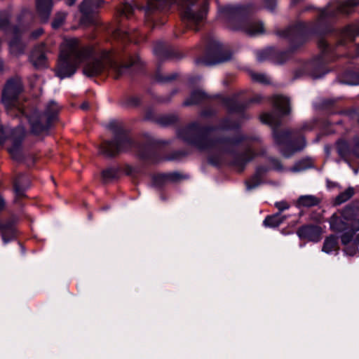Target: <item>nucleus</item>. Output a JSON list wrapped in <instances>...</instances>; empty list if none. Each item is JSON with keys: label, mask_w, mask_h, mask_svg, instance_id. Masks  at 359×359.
<instances>
[{"label": "nucleus", "mask_w": 359, "mask_h": 359, "mask_svg": "<svg viewBox=\"0 0 359 359\" xmlns=\"http://www.w3.org/2000/svg\"><path fill=\"white\" fill-rule=\"evenodd\" d=\"M178 135L181 139L194 144L200 150L217 149L230 152L239 142L237 139L226 137L213 138L208 129H201L195 123L182 128Z\"/></svg>", "instance_id": "1"}, {"label": "nucleus", "mask_w": 359, "mask_h": 359, "mask_svg": "<svg viewBox=\"0 0 359 359\" xmlns=\"http://www.w3.org/2000/svg\"><path fill=\"white\" fill-rule=\"evenodd\" d=\"M87 49H81L79 39H65L60 46V54L55 68V73L60 79L73 75L77 66L88 55Z\"/></svg>", "instance_id": "2"}, {"label": "nucleus", "mask_w": 359, "mask_h": 359, "mask_svg": "<svg viewBox=\"0 0 359 359\" xmlns=\"http://www.w3.org/2000/svg\"><path fill=\"white\" fill-rule=\"evenodd\" d=\"M21 110V108H19ZM22 112L27 118L31 132L34 135H41L48 132L52 123L57 119L59 112L57 104L53 101L50 102L43 114L39 113L34 107H29L27 111L22 108Z\"/></svg>", "instance_id": "3"}, {"label": "nucleus", "mask_w": 359, "mask_h": 359, "mask_svg": "<svg viewBox=\"0 0 359 359\" xmlns=\"http://www.w3.org/2000/svg\"><path fill=\"white\" fill-rule=\"evenodd\" d=\"M81 49H87L88 55L83 62V73L88 77L97 76L109 72L112 65V56L110 53L102 51L99 55H92V49L81 46Z\"/></svg>", "instance_id": "4"}, {"label": "nucleus", "mask_w": 359, "mask_h": 359, "mask_svg": "<svg viewBox=\"0 0 359 359\" xmlns=\"http://www.w3.org/2000/svg\"><path fill=\"white\" fill-rule=\"evenodd\" d=\"M109 127L114 134L115 142L104 141L100 146V154L107 157H113L121 152L129 150L133 145V142L125 134L121 126L112 122Z\"/></svg>", "instance_id": "5"}, {"label": "nucleus", "mask_w": 359, "mask_h": 359, "mask_svg": "<svg viewBox=\"0 0 359 359\" xmlns=\"http://www.w3.org/2000/svg\"><path fill=\"white\" fill-rule=\"evenodd\" d=\"M22 91V83L19 78L9 80L5 86L1 100L11 116L14 115L15 112L25 116V113H22V109L20 110L19 108H23L25 111H27L30 107L29 104H21L18 102V97Z\"/></svg>", "instance_id": "6"}, {"label": "nucleus", "mask_w": 359, "mask_h": 359, "mask_svg": "<svg viewBox=\"0 0 359 359\" xmlns=\"http://www.w3.org/2000/svg\"><path fill=\"white\" fill-rule=\"evenodd\" d=\"M25 137V130L22 127H17L14 129L5 127L0 129V142L6 140L11 142V145L7 149L11 158L15 161H20L23 158L22 141Z\"/></svg>", "instance_id": "7"}, {"label": "nucleus", "mask_w": 359, "mask_h": 359, "mask_svg": "<svg viewBox=\"0 0 359 359\" xmlns=\"http://www.w3.org/2000/svg\"><path fill=\"white\" fill-rule=\"evenodd\" d=\"M208 56L212 57V60L198 59L197 64L208 66L224 62L231 59V53L227 50L224 51L217 41H213L208 52Z\"/></svg>", "instance_id": "8"}, {"label": "nucleus", "mask_w": 359, "mask_h": 359, "mask_svg": "<svg viewBox=\"0 0 359 359\" xmlns=\"http://www.w3.org/2000/svg\"><path fill=\"white\" fill-rule=\"evenodd\" d=\"M245 11L243 6H226L219 9V16L227 20H237L240 19Z\"/></svg>", "instance_id": "9"}, {"label": "nucleus", "mask_w": 359, "mask_h": 359, "mask_svg": "<svg viewBox=\"0 0 359 359\" xmlns=\"http://www.w3.org/2000/svg\"><path fill=\"white\" fill-rule=\"evenodd\" d=\"M357 6L355 5L352 0H347L346 1L340 3L337 8V11L334 13H330L326 11H323L320 13V18H326L327 17H334L338 13L343 15H348L353 12L354 7Z\"/></svg>", "instance_id": "10"}, {"label": "nucleus", "mask_w": 359, "mask_h": 359, "mask_svg": "<svg viewBox=\"0 0 359 359\" xmlns=\"http://www.w3.org/2000/svg\"><path fill=\"white\" fill-rule=\"evenodd\" d=\"M232 29H241L245 33L248 35L253 36L256 34H262L264 32V25L261 22L257 21H248L244 22L242 25L239 27H233L230 25Z\"/></svg>", "instance_id": "11"}, {"label": "nucleus", "mask_w": 359, "mask_h": 359, "mask_svg": "<svg viewBox=\"0 0 359 359\" xmlns=\"http://www.w3.org/2000/svg\"><path fill=\"white\" fill-rule=\"evenodd\" d=\"M44 49V45L40 44L34 48L30 55V61L36 67H43L46 64V57Z\"/></svg>", "instance_id": "12"}, {"label": "nucleus", "mask_w": 359, "mask_h": 359, "mask_svg": "<svg viewBox=\"0 0 359 359\" xmlns=\"http://www.w3.org/2000/svg\"><path fill=\"white\" fill-rule=\"evenodd\" d=\"M321 202V198L314 195H303L298 198L295 202V205L298 208H312L318 205Z\"/></svg>", "instance_id": "13"}, {"label": "nucleus", "mask_w": 359, "mask_h": 359, "mask_svg": "<svg viewBox=\"0 0 359 359\" xmlns=\"http://www.w3.org/2000/svg\"><path fill=\"white\" fill-rule=\"evenodd\" d=\"M297 234L302 238L315 241L320 234V229L313 225L304 226L298 229Z\"/></svg>", "instance_id": "14"}, {"label": "nucleus", "mask_w": 359, "mask_h": 359, "mask_svg": "<svg viewBox=\"0 0 359 359\" xmlns=\"http://www.w3.org/2000/svg\"><path fill=\"white\" fill-rule=\"evenodd\" d=\"M30 181L29 178L23 175H18L14 181V190L18 198L25 196V191L29 187Z\"/></svg>", "instance_id": "15"}, {"label": "nucleus", "mask_w": 359, "mask_h": 359, "mask_svg": "<svg viewBox=\"0 0 359 359\" xmlns=\"http://www.w3.org/2000/svg\"><path fill=\"white\" fill-rule=\"evenodd\" d=\"M359 35V29L355 26H347L341 34L339 43L345 45L347 43L352 42L355 38Z\"/></svg>", "instance_id": "16"}, {"label": "nucleus", "mask_w": 359, "mask_h": 359, "mask_svg": "<svg viewBox=\"0 0 359 359\" xmlns=\"http://www.w3.org/2000/svg\"><path fill=\"white\" fill-rule=\"evenodd\" d=\"M53 6L52 0H36L37 11L43 21H46Z\"/></svg>", "instance_id": "17"}, {"label": "nucleus", "mask_w": 359, "mask_h": 359, "mask_svg": "<svg viewBox=\"0 0 359 359\" xmlns=\"http://www.w3.org/2000/svg\"><path fill=\"white\" fill-rule=\"evenodd\" d=\"M273 106L278 109L283 115H287L290 113V100L282 95L273 97Z\"/></svg>", "instance_id": "18"}, {"label": "nucleus", "mask_w": 359, "mask_h": 359, "mask_svg": "<svg viewBox=\"0 0 359 359\" xmlns=\"http://www.w3.org/2000/svg\"><path fill=\"white\" fill-rule=\"evenodd\" d=\"M18 29L15 28L13 30V39L9 43L11 53L14 55L23 53L25 48V44L18 37Z\"/></svg>", "instance_id": "19"}, {"label": "nucleus", "mask_w": 359, "mask_h": 359, "mask_svg": "<svg viewBox=\"0 0 359 359\" xmlns=\"http://www.w3.org/2000/svg\"><path fill=\"white\" fill-rule=\"evenodd\" d=\"M140 60L138 57H136L134 60H133L130 65H118L112 58V65H111L109 70H111L114 72V77L115 79H118L121 76L124 75L126 72L128 71L129 67L133 66L137 63Z\"/></svg>", "instance_id": "20"}, {"label": "nucleus", "mask_w": 359, "mask_h": 359, "mask_svg": "<svg viewBox=\"0 0 359 359\" xmlns=\"http://www.w3.org/2000/svg\"><path fill=\"white\" fill-rule=\"evenodd\" d=\"M331 229L335 231H343L348 229V224L346 222L343 217L336 214L333 215L330 219Z\"/></svg>", "instance_id": "21"}, {"label": "nucleus", "mask_w": 359, "mask_h": 359, "mask_svg": "<svg viewBox=\"0 0 359 359\" xmlns=\"http://www.w3.org/2000/svg\"><path fill=\"white\" fill-rule=\"evenodd\" d=\"M0 231L4 243H8L15 237V229L12 224H0Z\"/></svg>", "instance_id": "22"}, {"label": "nucleus", "mask_w": 359, "mask_h": 359, "mask_svg": "<svg viewBox=\"0 0 359 359\" xmlns=\"http://www.w3.org/2000/svg\"><path fill=\"white\" fill-rule=\"evenodd\" d=\"M182 178L183 177L177 172H172L167 175H160L155 177V183L158 185H161L168 182H177Z\"/></svg>", "instance_id": "23"}, {"label": "nucleus", "mask_w": 359, "mask_h": 359, "mask_svg": "<svg viewBox=\"0 0 359 359\" xmlns=\"http://www.w3.org/2000/svg\"><path fill=\"white\" fill-rule=\"evenodd\" d=\"M266 171V168L260 167L257 169L255 174L248 181H246V186L248 189H252L257 187L262 180V175Z\"/></svg>", "instance_id": "24"}, {"label": "nucleus", "mask_w": 359, "mask_h": 359, "mask_svg": "<svg viewBox=\"0 0 359 359\" xmlns=\"http://www.w3.org/2000/svg\"><path fill=\"white\" fill-rule=\"evenodd\" d=\"M260 120L262 123L270 125L271 126H278L280 124V118L273 113H265L260 116Z\"/></svg>", "instance_id": "25"}, {"label": "nucleus", "mask_w": 359, "mask_h": 359, "mask_svg": "<svg viewBox=\"0 0 359 359\" xmlns=\"http://www.w3.org/2000/svg\"><path fill=\"white\" fill-rule=\"evenodd\" d=\"M339 250V245L337 239L334 236L327 237L323 244V251L326 253H330L332 251H337Z\"/></svg>", "instance_id": "26"}, {"label": "nucleus", "mask_w": 359, "mask_h": 359, "mask_svg": "<svg viewBox=\"0 0 359 359\" xmlns=\"http://www.w3.org/2000/svg\"><path fill=\"white\" fill-rule=\"evenodd\" d=\"M355 191L353 187H348L344 191L340 193L336 198L334 201L335 205H340L343 203L348 201L354 194Z\"/></svg>", "instance_id": "27"}, {"label": "nucleus", "mask_w": 359, "mask_h": 359, "mask_svg": "<svg viewBox=\"0 0 359 359\" xmlns=\"http://www.w3.org/2000/svg\"><path fill=\"white\" fill-rule=\"evenodd\" d=\"M95 0H83L79 6L80 11L85 15H89L99 6H95Z\"/></svg>", "instance_id": "28"}, {"label": "nucleus", "mask_w": 359, "mask_h": 359, "mask_svg": "<svg viewBox=\"0 0 359 359\" xmlns=\"http://www.w3.org/2000/svg\"><path fill=\"white\" fill-rule=\"evenodd\" d=\"M337 149L339 154L343 158H346L352 154V149H350L348 143L344 140L337 142Z\"/></svg>", "instance_id": "29"}, {"label": "nucleus", "mask_w": 359, "mask_h": 359, "mask_svg": "<svg viewBox=\"0 0 359 359\" xmlns=\"http://www.w3.org/2000/svg\"><path fill=\"white\" fill-rule=\"evenodd\" d=\"M292 131L285 130L282 132L275 131L273 133L275 142L278 144H285L292 136Z\"/></svg>", "instance_id": "30"}, {"label": "nucleus", "mask_w": 359, "mask_h": 359, "mask_svg": "<svg viewBox=\"0 0 359 359\" xmlns=\"http://www.w3.org/2000/svg\"><path fill=\"white\" fill-rule=\"evenodd\" d=\"M205 94L201 91H194L191 93L189 99L184 102L185 105H191L199 103L205 99Z\"/></svg>", "instance_id": "31"}, {"label": "nucleus", "mask_w": 359, "mask_h": 359, "mask_svg": "<svg viewBox=\"0 0 359 359\" xmlns=\"http://www.w3.org/2000/svg\"><path fill=\"white\" fill-rule=\"evenodd\" d=\"M283 222L281 215L280 214H276L272 216L266 217L264 221V224L266 226L276 227L278 226Z\"/></svg>", "instance_id": "32"}, {"label": "nucleus", "mask_w": 359, "mask_h": 359, "mask_svg": "<svg viewBox=\"0 0 359 359\" xmlns=\"http://www.w3.org/2000/svg\"><path fill=\"white\" fill-rule=\"evenodd\" d=\"M255 157V154L250 150H248L245 154L242 156H239L236 160L235 163L238 165H243L250 161H251Z\"/></svg>", "instance_id": "33"}, {"label": "nucleus", "mask_w": 359, "mask_h": 359, "mask_svg": "<svg viewBox=\"0 0 359 359\" xmlns=\"http://www.w3.org/2000/svg\"><path fill=\"white\" fill-rule=\"evenodd\" d=\"M67 16V13L65 12H58L56 13L53 21L52 22V26L54 29H57L60 26L63 25L65 22V18Z\"/></svg>", "instance_id": "34"}, {"label": "nucleus", "mask_w": 359, "mask_h": 359, "mask_svg": "<svg viewBox=\"0 0 359 359\" xmlns=\"http://www.w3.org/2000/svg\"><path fill=\"white\" fill-rule=\"evenodd\" d=\"M116 175V172L114 169H107L102 171V176L105 181H109L114 178Z\"/></svg>", "instance_id": "35"}, {"label": "nucleus", "mask_w": 359, "mask_h": 359, "mask_svg": "<svg viewBox=\"0 0 359 359\" xmlns=\"http://www.w3.org/2000/svg\"><path fill=\"white\" fill-rule=\"evenodd\" d=\"M121 14L127 18H129L133 13V8L130 4H124L121 6Z\"/></svg>", "instance_id": "36"}, {"label": "nucleus", "mask_w": 359, "mask_h": 359, "mask_svg": "<svg viewBox=\"0 0 359 359\" xmlns=\"http://www.w3.org/2000/svg\"><path fill=\"white\" fill-rule=\"evenodd\" d=\"M250 75H251L252 79L255 81H257L259 83H266L268 82L266 77L264 74H257V73H252Z\"/></svg>", "instance_id": "37"}, {"label": "nucleus", "mask_w": 359, "mask_h": 359, "mask_svg": "<svg viewBox=\"0 0 359 359\" xmlns=\"http://www.w3.org/2000/svg\"><path fill=\"white\" fill-rule=\"evenodd\" d=\"M272 49H267L263 52H261L258 54L257 58L259 62H262L269 57L270 53H271Z\"/></svg>", "instance_id": "38"}, {"label": "nucleus", "mask_w": 359, "mask_h": 359, "mask_svg": "<svg viewBox=\"0 0 359 359\" xmlns=\"http://www.w3.org/2000/svg\"><path fill=\"white\" fill-rule=\"evenodd\" d=\"M352 154L359 158V137L354 140V144L352 148Z\"/></svg>", "instance_id": "39"}, {"label": "nucleus", "mask_w": 359, "mask_h": 359, "mask_svg": "<svg viewBox=\"0 0 359 359\" xmlns=\"http://www.w3.org/2000/svg\"><path fill=\"white\" fill-rule=\"evenodd\" d=\"M271 165H272V167L273 169L278 170V171H281L283 170V166L279 160L276 159V158H272L271 160Z\"/></svg>", "instance_id": "40"}, {"label": "nucleus", "mask_w": 359, "mask_h": 359, "mask_svg": "<svg viewBox=\"0 0 359 359\" xmlns=\"http://www.w3.org/2000/svg\"><path fill=\"white\" fill-rule=\"evenodd\" d=\"M275 206L280 211H283V210H287V209H288L290 208V205L287 203V202H286L285 201L276 203Z\"/></svg>", "instance_id": "41"}, {"label": "nucleus", "mask_w": 359, "mask_h": 359, "mask_svg": "<svg viewBox=\"0 0 359 359\" xmlns=\"http://www.w3.org/2000/svg\"><path fill=\"white\" fill-rule=\"evenodd\" d=\"M176 76L177 75L175 74H172L165 76H158V80L163 82H168L175 79L176 78Z\"/></svg>", "instance_id": "42"}, {"label": "nucleus", "mask_w": 359, "mask_h": 359, "mask_svg": "<svg viewBox=\"0 0 359 359\" xmlns=\"http://www.w3.org/2000/svg\"><path fill=\"white\" fill-rule=\"evenodd\" d=\"M140 103V100L137 97H132L127 100V105L130 107H134Z\"/></svg>", "instance_id": "43"}, {"label": "nucleus", "mask_w": 359, "mask_h": 359, "mask_svg": "<svg viewBox=\"0 0 359 359\" xmlns=\"http://www.w3.org/2000/svg\"><path fill=\"white\" fill-rule=\"evenodd\" d=\"M351 226L352 233L359 231V219L353 220L351 224Z\"/></svg>", "instance_id": "44"}, {"label": "nucleus", "mask_w": 359, "mask_h": 359, "mask_svg": "<svg viewBox=\"0 0 359 359\" xmlns=\"http://www.w3.org/2000/svg\"><path fill=\"white\" fill-rule=\"evenodd\" d=\"M352 234L348 235V233H344L341 236V242L344 244H347L351 239Z\"/></svg>", "instance_id": "45"}, {"label": "nucleus", "mask_w": 359, "mask_h": 359, "mask_svg": "<svg viewBox=\"0 0 359 359\" xmlns=\"http://www.w3.org/2000/svg\"><path fill=\"white\" fill-rule=\"evenodd\" d=\"M292 28H289L282 32H277V34L281 36H289L291 34Z\"/></svg>", "instance_id": "46"}, {"label": "nucleus", "mask_w": 359, "mask_h": 359, "mask_svg": "<svg viewBox=\"0 0 359 359\" xmlns=\"http://www.w3.org/2000/svg\"><path fill=\"white\" fill-rule=\"evenodd\" d=\"M266 6V7L270 9L273 10L275 6V0H265Z\"/></svg>", "instance_id": "47"}, {"label": "nucleus", "mask_w": 359, "mask_h": 359, "mask_svg": "<svg viewBox=\"0 0 359 359\" xmlns=\"http://www.w3.org/2000/svg\"><path fill=\"white\" fill-rule=\"evenodd\" d=\"M7 24H8V20L7 18L1 19L0 17V28L3 27Z\"/></svg>", "instance_id": "48"}, {"label": "nucleus", "mask_w": 359, "mask_h": 359, "mask_svg": "<svg viewBox=\"0 0 359 359\" xmlns=\"http://www.w3.org/2000/svg\"><path fill=\"white\" fill-rule=\"evenodd\" d=\"M43 32V30L41 29H37L36 32L32 33V36L34 38H37L39 36H40Z\"/></svg>", "instance_id": "49"}, {"label": "nucleus", "mask_w": 359, "mask_h": 359, "mask_svg": "<svg viewBox=\"0 0 359 359\" xmlns=\"http://www.w3.org/2000/svg\"><path fill=\"white\" fill-rule=\"evenodd\" d=\"M154 51L159 58H161L163 56V53L158 49V46L155 48Z\"/></svg>", "instance_id": "50"}, {"label": "nucleus", "mask_w": 359, "mask_h": 359, "mask_svg": "<svg viewBox=\"0 0 359 359\" xmlns=\"http://www.w3.org/2000/svg\"><path fill=\"white\" fill-rule=\"evenodd\" d=\"M346 252L349 254L350 255H353L356 253L357 249L355 248H353L351 249H346Z\"/></svg>", "instance_id": "51"}, {"label": "nucleus", "mask_w": 359, "mask_h": 359, "mask_svg": "<svg viewBox=\"0 0 359 359\" xmlns=\"http://www.w3.org/2000/svg\"><path fill=\"white\" fill-rule=\"evenodd\" d=\"M5 208V201L4 198L0 196V212L4 209Z\"/></svg>", "instance_id": "52"}, {"label": "nucleus", "mask_w": 359, "mask_h": 359, "mask_svg": "<svg viewBox=\"0 0 359 359\" xmlns=\"http://www.w3.org/2000/svg\"><path fill=\"white\" fill-rule=\"evenodd\" d=\"M304 144H302L301 146H299L297 148L293 149L292 151V154H293V153H294V152H296L297 151H300L301 149H302L304 148Z\"/></svg>", "instance_id": "53"}, {"label": "nucleus", "mask_w": 359, "mask_h": 359, "mask_svg": "<svg viewBox=\"0 0 359 359\" xmlns=\"http://www.w3.org/2000/svg\"><path fill=\"white\" fill-rule=\"evenodd\" d=\"M81 109H88L89 108V104L88 102H83L81 105Z\"/></svg>", "instance_id": "54"}, {"label": "nucleus", "mask_w": 359, "mask_h": 359, "mask_svg": "<svg viewBox=\"0 0 359 359\" xmlns=\"http://www.w3.org/2000/svg\"><path fill=\"white\" fill-rule=\"evenodd\" d=\"M76 1V0H66V4L68 6H73L75 4Z\"/></svg>", "instance_id": "55"}, {"label": "nucleus", "mask_w": 359, "mask_h": 359, "mask_svg": "<svg viewBox=\"0 0 359 359\" xmlns=\"http://www.w3.org/2000/svg\"><path fill=\"white\" fill-rule=\"evenodd\" d=\"M278 57H284V60H286V58L288 57V53H281L279 54V55Z\"/></svg>", "instance_id": "56"}, {"label": "nucleus", "mask_w": 359, "mask_h": 359, "mask_svg": "<svg viewBox=\"0 0 359 359\" xmlns=\"http://www.w3.org/2000/svg\"><path fill=\"white\" fill-rule=\"evenodd\" d=\"M102 0H95V6H100Z\"/></svg>", "instance_id": "57"}, {"label": "nucleus", "mask_w": 359, "mask_h": 359, "mask_svg": "<svg viewBox=\"0 0 359 359\" xmlns=\"http://www.w3.org/2000/svg\"><path fill=\"white\" fill-rule=\"evenodd\" d=\"M282 154H283V155H284L285 156H287V157H288L290 156V154H287L285 150L282 151Z\"/></svg>", "instance_id": "58"}, {"label": "nucleus", "mask_w": 359, "mask_h": 359, "mask_svg": "<svg viewBox=\"0 0 359 359\" xmlns=\"http://www.w3.org/2000/svg\"><path fill=\"white\" fill-rule=\"evenodd\" d=\"M352 1L354 2L355 5L359 6V0H352Z\"/></svg>", "instance_id": "59"}, {"label": "nucleus", "mask_w": 359, "mask_h": 359, "mask_svg": "<svg viewBox=\"0 0 359 359\" xmlns=\"http://www.w3.org/2000/svg\"><path fill=\"white\" fill-rule=\"evenodd\" d=\"M283 61H284V60L279 59L278 57L277 58V62H278V63H282Z\"/></svg>", "instance_id": "60"}]
</instances>
